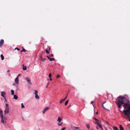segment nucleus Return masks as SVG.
Here are the masks:
<instances>
[{
	"label": "nucleus",
	"instance_id": "nucleus-5",
	"mask_svg": "<svg viewBox=\"0 0 130 130\" xmlns=\"http://www.w3.org/2000/svg\"><path fill=\"white\" fill-rule=\"evenodd\" d=\"M94 119L95 121H96V123L98 125V124H99L100 123V121L99 120L97 119L95 117L94 118Z\"/></svg>",
	"mask_w": 130,
	"mask_h": 130
},
{
	"label": "nucleus",
	"instance_id": "nucleus-41",
	"mask_svg": "<svg viewBox=\"0 0 130 130\" xmlns=\"http://www.w3.org/2000/svg\"><path fill=\"white\" fill-rule=\"evenodd\" d=\"M47 57L49 60L50 58L48 56H47Z\"/></svg>",
	"mask_w": 130,
	"mask_h": 130
},
{
	"label": "nucleus",
	"instance_id": "nucleus-42",
	"mask_svg": "<svg viewBox=\"0 0 130 130\" xmlns=\"http://www.w3.org/2000/svg\"><path fill=\"white\" fill-rule=\"evenodd\" d=\"M99 126L97 125V126L96 127V128L97 129H98V128H99L98 127Z\"/></svg>",
	"mask_w": 130,
	"mask_h": 130
},
{
	"label": "nucleus",
	"instance_id": "nucleus-7",
	"mask_svg": "<svg viewBox=\"0 0 130 130\" xmlns=\"http://www.w3.org/2000/svg\"><path fill=\"white\" fill-rule=\"evenodd\" d=\"M49 109L48 107H46L44 108L42 111V112L43 113H44L45 112L47 111Z\"/></svg>",
	"mask_w": 130,
	"mask_h": 130
},
{
	"label": "nucleus",
	"instance_id": "nucleus-32",
	"mask_svg": "<svg viewBox=\"0 0 130 130\" xmlns=\"http://www.w3.org/2000/svg\"><path fill=\"white\" fill-rule=\"evenodd\" d=\"M63 102V100H62L61 99L59 103H60L61 104V103H62Z\"/></svg>",
	"mask_w": 130,
	"mask_h": 130
},
{
	"label": "nucleus",
	"instance_id": "nucleus-9",
	"mask_svg": "<svg viewBox=\"0 0 130 130\" xmlns=\"http://www.w3.org/2000/svg\"><path fill=\"white\" fill-rule=\"evenodd\" d=\"M4 42V41L2 39L0 41V47H1L3 45Z\"/></svg>",
	"mask_w": 130,
	"mask_h": 130
},
{
	"label": "nucleus",
	"instance_id": "nucleus-23",
	"mask_svg": "<svg viewBox=\"0 0 130 130\" xmlns=\"http://www.w3.org/2000/svg\"><path fill=\"white\" fill-rule=\"evenodd\" d=\"M68 101L69 100H67L66 101V102H65V104L64 105H67V104H68Z\"/></svg>",
	"mask_w": 130,
	"mask_h": 130
},
{
	"label": "nucleus",
	"instance_id": "nucleus-43",
	"mask_svg": "<svg viewBox=\"0 0 130 130\" xmlns=\"http://www.w3.org/2000/svg\"><path fill=\"white\" fill-rule=\"evenodd\" d=\"M3 118H4V120H6L7 119L6 118H5V117Z\"/></svg>",
	"mask_w": 130,
	"mask_h": 130
},
{
	"label": "nucleus",
	"instance_id": "nucleus-25",
	"mask_svg": "<svg viewBox=\"0 0 130 130\" xmlns=\"http://www.w3.org/2000/svg\"><path fill=\"white\" fill-rule=\"evenodd\" d=\"M55 58H50V59L49 60L50 61H52V60H55Z\"/></svg>",
	"mask_w": 130,
	"mask_h": 130
},
{
	"label": "nucleus",
	"instance_id": "nucleus-51",
	"mask_svg": "<svg viewBox=\"0 0 130 130\" xmlns=\"http://www.w3.org/2000/svg\"><path fill=\"white\" fill-rule=\"evenodd\" d=\"M70 105L69 106H68V108L69 107H70Z\"/></svg>",
	"mask_w": 130,
	"mask_h": 130
},
{
	"label": "nucleus",
	"instance_id": "nucleus-11",
	"mask_svg": "<svg viewBox=\"0 0 130 130\" xmlns=\"http://www.w3.org/2000/svg\"><path fill=\"white\" fill-rule=\"evenodd\" d=\"M40 59L41 61L43 62H44L45 60V58H43L41 56L40 57Z\"/></svg>",
	"mask_w": 130,
	"mask_h": 130
},
{
	"label": "nucleus",
	"instance_id": "nucleus-30",
	"mask_svg": "<svg viewBox=\"0 0 130 130\" xmlns=\"http://www.w3.org/2000/svg\"><path fill=\"white\" fill-rule=\"evenodd\" d=\"M63 124V123L62 122H61L60 123H58V125L59 126H61L62 125V124Z\"/></svg>",
	"mask_w": 130,
	"mask_h": 130
},
{
	"label": "nucleus",
	"instance_id": "nucleus-38",
	"mask_svg": "<svg viewBox=\"0 0 130 130\" xmlns=\"http://www.w3.org/2000/svg\"><path fill=\"white\" fill-rule=\"evenodd\" d=\"M22 120L23 121L25 120V119H24V118H23V117H22Z\"/></svg>",
	"mask_w": 130,
	"mask_h": 130
},
{
	"label": "nucleus",
	"instance_id": "nucleus-26",
	"mask_svg": "<svg viewBox=\"0 0 130 130\" xmlns=\"http://www.w3.org/2000/svg\"><path fill=\"white\" fill-rule=\"evenodd\" d=\"M45 52L47 54H49L50 53L49 52V51H48L47 49H46L45 50Z\"/></svg>",
	"mask_w": 130,
	"mask_h": 130
},
{
	"label": "nucleus",
	"instance_id": "nucleus-22",
	"mask_svg": "<svg viewBox=\"0 0 130 130\" xmlns=\"http://www.w3.org/2000/svg\"><path fill=\"white\" fill-rule=\"evenodd\" d=\"M113 128L115 130H119L116 127L114 126L113 127Z\"/></svg>",
	"mask_w": 130,
	"mask_h": 130
},
{
	"label": "nucleus",
	"instance_id": "nucleus-17",
	"mask_svg": "<svg viewBox=\"0 0 130 130\" xmlns=\"http://www.w3.org/2000/svg\"><path fill=\"white\" fill-rule=\"evenodd\" d=\"M61 120V119L60 117H58L57 121H58L59 123H60Z\"/></svg>",
	"mask_w": 130,
	"mask_h": 130
},
{
	"label": "nucleus",
	"instance_id": "nucleus-24",
	"mask_svg": "<svg viewBox=\"0 0 130 130\" xmlns=\"http://www.w3.org/2000/svg\"><path fill=\"white\" fill-rule=\"evenodd\" d=\"M21 108H24V105L23 103H22L21 104Z\"/></svg>",
	"mask_w": 130,
	"mask_h": 130
},
{
	"label": "nucleus",
	"instance_id": "nucleus-45",
	"mask_svg": "<svg viewBox=\"0 0 130 130\" xmlns=\"http://www.w3.org/2000/svg\"><path fill=\"white\" fill-rule=\"evenodd\" d=\"M50 78V80L51 81V80H52V78H51H51Z\"/></svg>",
	"mask_w": 130,
	"mask_h": 130
},
{
	"label": "nucleus",
	"instance_id": "nucleus-33",
	"mask_svg": "<svg viewBox=\"0 0 130 130\" xmlns=\"http://www.w3.org/2000/svg\"><path fill=\"white\" fill-rule=\"evenodd\" d=\"M15 50H17L18 51H19L20 50V49L19 48H17V47H16L15 49Z\"/></svg>",
	"mask_w": 130,
	"mask_h": 130
},
{
	"label": "nucleus",
	"instance_id": "nucleus-4",
	"mask_svg": "<svg viewBox=\"0 0 130 130\" xmlns=\"http://www.w3.org/2000/svg\"><path fill=\"white\" fill-rule=\"evenodd\" d=\"M1 122L3 124H5L6 123V121L5 120L4 121V119L3 118V117H1Z\"/></svg>",
	"mask_w": 130,
	"mask_h": 130
},
{
	"label": "nucleus",
	"instance_id": "nucleus-13",
	"mask_svg": "<svg viewBox=\"0 0 130 130\" xmlns=\"http://www.w3.org/2000/svg\"><path fill=\"white\" fill-rule=\"evenodd\" d=\"M0 116L1 117H3V111L2 109H0Z\"/></svg>",
	"mask_w": 130,
	"mask_h": 130
},
{
	"label": "nucleus",
	"instance_id": "nucleus-16",
	"mask_svg": "<svg viewBox=\"0 0 130 130\" xmlns=\"http://www.w3.org/2000/svg\"><path fill=\"white\" fill-rule=\"evenodd\" d=\"M23 69L25 70L27 69V67L26 66H25L23 64Z\"/></svg>",
	"mask_w": 130,
	"mask_h": 130
},
{
	"label": "nucleus",
	"instance_id": "nucleus-3",
	"mask_svg": "<svg viewBox=\"0 0 130 130\" xmlns=\"http://www.w3.org/2000/svg\"><path fill=\"white\" fill-rule=\"evenodd\" d=\"M38 92L37 90H35V98L36 99H39V96L38 95Z\"/></svg>",
	"mask_w": 130,
	"mask_h": 130
},
{
	"label": "nucleus",
	"instance_id": "nucleus-44",
	"mask_svg": "<svg viewBox=\"0 0 130 130\" xmlns=\"http://www.w3.org/2000/svg\"><path fill=\"white\" fill-rule=\"evenodd\" d=\"M51 55L52 57H53V55L52 54H51Z\"/></svg>",
	"mask_w": 130,
	"mask_h": 130
},
{
	"label": "nucleus",
	"instance_id": "nucleus-35",
	"mask_svg": "<svg viewBox=\"0 0 130 130\" xmlns=\"http://www.w3.org/2000/svg\"><path fill=\"white\" fill-rule=\"evenodd\" d=\"M60 77V75H58L56 76V78H58Z\"/></svg>",
	"mask_w": 130,
	"mask_h": 130
},
{
	"label": "nucleus",
	"instance_id": "nucleus-8",
	"mask_svg": "<svg viewBox=\"0 0 130 130\" xmlns=\"http://www.w3.org/2000/svg\"><path fill=\"white\" fill-rule=\"evenodd\" d=\"M1 96L3 97L5 99V98L4 95H6L5 93L4 92L2 91L1 92Z\"/></svg>",
	"mask_w": 130,
	"mask_h": 130
},
{
	"label": "nucleus",
	"instance_id": "nucleus-34",
	"mask_svg": "<svg viewBox=\"0 0 130 130\" xmlns=\"http://www.w3.org/2000/svg\"><path fill=\"white\" fill-rule=\"evenodd\" d=\"M66 129V127H64L62 128L61 130H64Z\"/></svg>",
	"mask_w": 130,
	"mask_h": 130
},
{
	"label": "nucleus",
	"instance_id": "nucleus-36",
	"mask_svg": "<svg viewBox=\"0 0 130 130\" xmlns=\"http://www.w3.org/2000/svg\"><path fill=\"white\" fill-rule=\"evenodd\" d=\"M49 84V83H47V85H46V88H47V87L48 86V85Z\"/></svg>",
	"mask_w": 130,
	"mask_h": 130
},
{
	"label": "nucleus",
	"instance_id": "nucleus-28",
	"mask_svg": "<svg viewBox=\"0 0 130 130\" xmlns=\"http://www.w3.org/2000/svg\"><path fill=\"white\" fill-rule=\"evenodd\" d=\"M106 102H104L103 103V105H102V106L105 109H106V108H105V107L104 106V104H105Z\"/></svg>",
	"mask_w": 130,
	"mask_h": 130
},
{
	"label": "nucleus",
	"instance_id": "nucleus-20",
	"mask_svg": "<svg viewBox=\"0 0 130 130\" xmlns=\"http://www.w3.org/2000/svg\"><path fill=\"white\" fill-rule=\"evenodd\" d=\"M86 126L87 128L88 129H89L90 128V126L89 124H86Z\"/></svg>",
	"mask_w": 130,
	"mask_h": 130
},
{
	"label": "nucleus",
	"instance_id": "nucleus-12",
	"mask_svg": "<svg viewBox=\"0 0 130 130\" xmlns=\"http://www.w3.org/2000/svg\"><path fill=\"white\" fill-rule=\"evenodd\" d=\"M13 99L17 100L18 99V96L16 95H13Z\"/></svg>",
	"mask_w": 130,
	"mask_h": 130
},
{
	"label": "nucleus",
	"instance_id": "nucleus-50",
	"mask_svg": "<svg viewBox=\"0 0 130 130\" xmlns=\"http://www.w3.org/2000/svg\"><path fill=\"white\" fill-rule=\"evenodd\" d=\"M7 71L8 72H9L10 71V70H7Z\"/></svg>",
	"mask_w": 130,
	"mask_h": 130
},
{
	"label": "nucleus",
	"instance_id": "nucleus-15",
	"mask_svg": "<svg viewBox=\"0 0 130 130\" xmlns=\"http://www.w3.org/2000/svg\"><path fill=\"white\" fill-rule=\"evenodd\" d=\"M71 128L73 130H76V127L73 126L71 125Z\"/></svg>",
	"mask_w": 130,
	"mask_h": 130
},
{
	"label": "nucleus",
	"instance_id": "nucleus-47",
	"mask_svg": "<svg viewBox=\"0 0 130 130\" xmlns=\"http://www.w3.org/2000/svg\"><path fill=\"white\" fill-rule=\"evenodd\" d=\"M50 49H51V47H49V51H50Z\"/></svg>",
	"mask_w": 130,
	"mask_h": 130
},
{
	"label": "nucleus",
	"instance_id": "nucleus-48",
	"mask_svg": "<svg viewBox=\"0 0 130 130\" xmlns=\"http://www.w3.org/2000/svg\"><path fill=\"white\" fill-rule=\"evenodd\" d=\"M20 75V74H19V75H18V76H17V77H18Z\"/></svg>",
	"mask_w": 130,
	"mask_h": 130
},
{
	"label": "nucleus",
	"instance_id": "nucleus-37",
	"mask_svg": "<svg viewBox=\"0 0 130 130\" xmlns=\"http://www.w3.org/2000/svg\"><path fill=\"white\" fill-rule=\"evenodd\" d=\"M93 101H92L91 102V104H92L93 105Z\"/></svg>",
	"mask_w": 130,
	"mask_h": 130
},
{
	"label": "nucleus",
	"instance_id": "nucleus-1",
	"mask_svg": "<svg viewBox=\"0 0 130 130\" xmlns=\"http://www.w3.org/2000/svg\"><path fill=\"white\" fill-rule=\"evenodd\" d=\"M118 100L116 102V103L118 107L120 108L122 104H124L123 106L126 109L123 110L124 113L125 115L129 116L130 115V105L128 102L125 103V101L126 99L124 97H122L121 96L118 97Z\"/></svg>",
	"mask_w": 130,
	"mask_h": 130
},
{
	"label": "nucleus",
	"instance_id": "nucleus-2",
	"mask_svg": "<svg viewBox=\"0 0 130 130\" xmlns=\"http://www.w3.org/2000/svg\"><path fill=\"white\" fill-rule=\"evenodd\" d=\"M6 107L4 111L5 114L8 113L9 112V108L8 106V105L7 104H5Z\"/></svg>",
	"mask_w": 130,
	"mask_h": 130
},
{
	"label": "nucleus",
	"instance_id": "nucleus-21",
	"mask_svg": "<svg viewBox=\"0 0 130 130\" xmlns=\"http://www.w3.org/2000/svg\"><path fill=\"white\" fill-rule=\"evenodd\" d=\"M26 51V50L24 48H23L22 50L20 52H25Z\"/></svg>",
	"mask_w": 130,
	"mask_h": 130
},
{
	"label": "nucleus",
	"instance_id": "nucleus-46",
	"mask_svg": "<svg viewBox=\"0 0 130 130\" xmlns=\"http://www.w3.org/2000/svg\"><path fill=\"white\" fill-rule=\"evenodd\" d=\"M69 91H70V90H69V91L68 92V93H67V94L66 96H67V95H68V93L69 92Z\"/></svg>",
	"mask_w": 130,
	"mask_h": 130
},
{
	"label": "nucleus",
	"instance_id": "nucleus-6",
	"mask_svg": "<svg viewBox=\"0 0 130 130\" xmlns=\"http://www.w3.org/2000/svg\"><path fill=\"white\" fill-rule=\"evenodd\" d=\"M25 79L27 80L30 84L31 85V83L30 82L31 80L28 77H26L25 78Z\"/></svg>",
	"mask_w": 130,
	"mask_h": 130
},
{
	"label": "nucleus",
	"instance_id": "nucleus-19",
	"mask_svg": "<svg viewBox=\"0 0 130 130\" xmlns=\"http://www.w3.org/2000/svg\"><path fill=\"white\" fill-rule=\"evenodd\" d=\"M1 59L2 60H3L4 59V57L3 56V54H1Z\"/></svg>",
	"mask_w": 130,
	"mask_h": 130
},
{
	"label": "nucleus",
	"instance_id": "nucleus-54",
	"mask_svg": "<svg viewBox=\"0 0 130 130\" xmlns=\"http://www.w3.org/2000/svg\"><path fill=\"white\" fill-rule=\"evenodd\" d=\"M79 130H80V129H79Z\"/></svg>",
	"mask_w": 130,
	"mask_h": 130
},
{
	"label": "nucleus",
	"instance_id": "nucleus-31",
	"mask_svg": "<svg viewBox=\"0 0 130 130\" xmlns=\"http://www.w3.org/2000/svg\"><path fill=\"white\" fill-rule=\"evenodd\" d=\"M52 75L51 73H50L49 74V78H51V77Z\"/></svg>",
	"mask_w": 130,
	"mask_h": 130
},
{
	"label": "nucleus",
	"instance_id": "nucleus-27",
	"mask_svg": "<svg viewBox=\"0 0 130 130\" xmlns=\"http://www.w3.org/2000/svg\"><path fill=\"white\" fill-rule=\"evenodd\" d=\"M97 125L99 126V127L100 128H101L102 127L101 125L100 124V123L99 124H98V125Z\"/></svg>",
	"mask_w": 130,
	"mask_h": 130
},
{
	"label": "nucleus",
	"instance_id": "nucleus-10",
	"mask_svg": "<svg viewBox=\"0 0 130 130\" xmlns=\"http://www.w3.org/2000/svg\"><path fill=\"white\" fill-rule=\"evenodd\" d=\"M15 82L17 84H18L19 83V80L18 78L17 77L15 79Z\"/></svg>",
	"mask_w": 130,
	"mask_h": 130
},
{
	"label": "nucleus",
	"instance_id": "nucleus-49",
	"mask_svg": "<svg viewBox=\"0 0 130 130\" xmlns=\"http://www.w3.org/2000/svg\"><path fill=\"white\" fill-rule=\"evenodd\" d=\"M98 113V112H97L96 113V114H97Z\"/></svg>",
	"mask_w": 130,
	"mask_h": 130
},
{
	"label": "nucleus",
	"instance_id": "nucleus-29",
	"mask_svg": "<svg viewBox=\"0 0 130 130\" xmlns=\"http://www.w3.org/2000/svg\"><path fill=\"white\" fill-rule=\"evenodd\" d=\"M67 98V96H66V97L63 99H62L63 100V101H64Z\"/></svg>",
	"mask_w": 130,
	"mask_h": 130
},
{
	"label": "nucleus",
	"instance_id": "nucleus-39",
	"mask_svg": "<svg viewBox=\"0 0 130 130\" xmlns=\"http://www.w3.org/2000/svg\"><path fill=\"white\" fill-rule=\"evenodd\" d=\"M106 123L108 125H109V123L108 122H106Z\"/></svg>",
	"mask_w": 130,
	"mask_h": 130
},
{
	"label": "nucleus",
	"instance_id": "nucleus-40",
	"mask_svg": "<svg viewBox=\"0 0 130 130\" xmlns=\"http://www.w3.org/2000/svg\"><path fill=\"white\" fill-rule=\"evenodd\" d=\"M79 127H76V130L79 129Z\"/></svg>",
	"mask_w": 130,
	"mask_h": 130
},
{
	"label": "nucleus",
	"instance_id": "nucleus-53",
	"mask_svg": "<svg viewBox=\"0 0 130 130\" xmlns=\"http://www.w3.org/2000/svg\"><path fill=\"white\" fill-rule=\"evenodd\" d=\"M106 130H108L107 129H106Z\"/></svg>",
	"mask_w": 130,
	"mask_h": 130
},
{
	"label": "nucleus",
	"instance_id": "nucleus-52",
	"mask_svg": "<svg viewBox=\"0 0 130 130\" xmlns=\"http://www.w3.org/2000/svg\"><path fill=\"white\" fill-rule=\"evenodd\" d=\"M101 129H102V130H103V128L102 127V128H101Z\"/></svg>",
	"mask_w": 130,
	"mask_h": 130
},
{
	"label": "nucleus",
	"instance_id": "nucleus-14",
	"mask_svg": "<svg viewBox=\"0 0 130 130\" xmlns=\"http://www.w3.org/2000/svg\"><path fill=\"white\" fill-rule=\"evenodd\" d=\"M120 130H125L123 127L121 125H120Z\"/></svg>",
	"mask_w": 130,
	"mask_h": 130
},
{
	"label": "nucleus",
	"instance_id": "nucleus-18",
	"mask_svg": "<svg viewBox=\"0 0 130 130\" xmlns=\"http://www.w3.org/2000/svg\"><path fill=\"white\" fill-rule=\"evenodd\" d=\"M11 94L12 95H14V91L13 90H11Z\"/></svg>",
	"mask_w": 130,
	"mask_h": 130
}]
</instances>
